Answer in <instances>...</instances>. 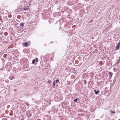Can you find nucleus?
I'll return each mask as SVG.
<instances>
[{"mask_svg":"<svg viewBox=\"0 0 120 120\" xmlns=\"http://www.w3.org/2000/svg\"><path fill=\"white\" fill-rule=\"evenodd\" d=\"M35 60H34L32 62V63L33 64H34V62L35 61Z\"/></svg>","mask_w":120,"mask_h":120,"instance_id":"f8f14e48","label":"nucleus"},{"mask_svg":"<svg viewBox=\"0 0 120 120\" xmlns=\"http://www.w3.org/2000/svg\"><path fill=\"white\" fill-rule=\"evenodd\" d=\"M24 46L27 47L28 46V44L27 42H25L23 44Z\"/></svg>","mask_w":120,"mask_h":120,"instance_id":"f03ea898","label":"nucleus"},{"mask_svg":"<svg viewBox=\"0 0 120 120\" xmlns=\"http://www.w3.org/2000/svg\"><path fill=\"white\" fill-rule=\"evenodd\" d=\"M53 86H55V82H53Z\"/></svg>","mask_w":120,"mask_h":120,"instance_id":"ddd939ff","label":"nucleus"},{"mask_svg":"<svg viewBox=\"0 0 120 120\" xmlns=\"http://www.w3.org/2000/svg\"><path fill=\"white\" fill-rule=\"evenodd\" d=\"M73 73H74L75 74H76L77 73V71H76L75 70H74L73 71Z\"/></svg>","mask_w":120,"mask_h":120,"instance_id":"20e7f679","label":"nucleus"},{"mask_svg":"<svg viewBox=\"0 0 120 120\" xmlns=\"http://www.w3.org/2000/svg\"><path fill=\"white\" fill-rule=\"evenodd\" d=\"M109 74H110V76H111V77L112 75V73H111V72H110Z\"/></svg>","mask_w":120,"mask_h":120,"instance_id":"0eeeda50","label":"nucleus"},{"mask_svg":"<svg viewBox=\"0 0 120 120\" xmlns=\"http://www.w3.org/2000/svg\"><path fill=\"white\" fill-rule=\"evenodd\" d=\"M120 45V42H119L118 43V45H117L116 47V49H118L119 48Z\"/></svg>","mask_w":120,"mask_h":120,"instance_id":"f257e3e1","label":"nucleus"},{"mask_svg":"<svg viewBox=\"0 0 120 120\" xmlns=\"http://www.w3.org/2000/svg\"><path fill=\"white\" fill-rule=\"evenodd\" d=\"M59 81V79H57V80H56V81H55V82H56V83H57V82H58Z\"/></svg>","mask_w":120,"mask_h":120,"instance_id":"1a4fd4ad","label":"nucleus"},{"mask_svg":"<svg viewBox=\"0 0 120 120\" xmlns=\"http://www.w3.org/2000/svg\"><path fill=\"white\" fill-rule=\"evenodd\" d=\"M36 60L37 62H38V59L37 58H36Z\"/></svg>","mask_w":120,"mask_h":120,"instance_id":"9b49d317","label":"nucleus"},{"mask_svg":"<svg viewBox=\"0 0 120 120\" xmlns=\"http://www.w3.org/2000/svg\"><path fill=\"white\" fill-rule=\"evenodd\" d=\"M28 8H25V9H28Z\"/></svg>","mask_w":120,"mask_h":120,"instance_id":"4468645a","label":"nucleus"},{"mask_svg":"<svg viewBox=\"0 0 120 120\" xmlns=\"http://www.w3.org/2000/svg\"><path fill=\"white\" fill-rule=\"evenodd\" d=\"M48 83L50 84L52 82L51 80H49L48 81Z\"/></svg>","mask_w":120,"mask_h":120,"instance_id":"423d86ee","label":"nucleus"},{"mask_svg":"<svg viewBox=\"0 0 120 120\" xmlns=\"http://www.w3.org/2000/svg\"><path fill=\"white\" fill-rule=\"evenodd\" d=\"M77 99H76L74 100V101L75 102H76L77 101Z\"/></svg>","mask_w":120,"mask_h":120,"instance_id":"6e6552de","label":"nucleus"},{"mask_svg":"<svg viewBox=\"0 0 120 120\" xmlns=\"http://www.w3.org/2000/svg\"><path fill=\"white\" fill-rule=\"evenodd\" d=\"M20 25L21 26H24V24L23 23H21L20 24Z\"/></svg>","mask_w":120,"mask_h":120,"instance_id":"39448f33","label":"nucleus"},{"mask_svg":"<svg viewBox=\"0 0 120 120\" xmlns=\"http://www.w3.org/2000/svg\"><path fill=\"white\" fill-rule=\"evenodd\" d=\"M110 112H111V113H115V112H114L112 111H110Z\"/></svg>","mask_w":120,"mask_h":120,"instance_id":"9d476101","label":"nucleus"},{"mask_svg":"<svg viewBox=\"0 0 120 120\" xmlns=\"http://www.w3.org/2000/svg\"><path fill=\"white\" fill-rule=\"evenodd\" d=\"M94 91L95 92V94H97L99 93V90H98L97 91L96 90H95Z\"/></svg>","mask_w":120,"mask_h":120,"instance_id":"7ed1b4c3","label":"nucleus"}]
</instances>
